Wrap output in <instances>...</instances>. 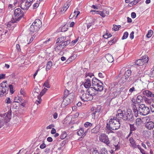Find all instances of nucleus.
<instances>
[{
  "label": "nucleus",
  "mask_w": 154,
  "mask_h": 154,
  "mask_svg": "<svg viewBox=\"0 0 154 154\" xmlns=\"http://www.w3.org/2000/svg\"><path fill=\"white\" fill-rule=\"evenodd\" d=\"M133 118V115L130 110L125 112L119 109L117 111L116 116L112 117L110 119L109 123L106 125V128L111 131L118 130L120 126L121 119L125 121H132Z\"/></svg>",
  "instance_id": "1"
},
{
  "label": "nucleus",
  "mask_w": 154,
  "mask_h": 154,
  "mask_svg": "<svg viewBox=\"0 0 154 154\" xmlns=\"http://www.w3.org/2000/svg\"><path fill=\"white\" fill-rule=\"evenodd\" d=\"M11 112L10 109L8 112L0 115V128L3 127L11 119Z\"/></svg>",
  "instance_id": "2"
},
{
  "label": "nucleus",
  "mask_w": 154,
  "mask_h": 154,
  "mask_svg": "<svg viewBox=\"0 0 154 154\" xmlns=\"http://www.w3.org/2000/svg\"><path fill=\"white\" fill-rule=\"evenodd\" d=\"M7 81L5 82H2L0 84V96L2 97V96L5 95L8 92L9 88L7 86L6 84Z\"/></svg>",
  "instance_id": "3"
},
{
  "label": "nucleus",
  "mask_w": 154,
  "mask_h": 154,
  "mask_svg": "<svg viewBox=\"0 0 154 154\" xmlns=\"http://www.w3.org/2000/svg\"><path fill=\"white\" fill-rule=\"evenodd\" d=\"M149 111L150 110L149 108L145 106V105L141 104L139 105V112L140 115H146L149 113Z\"/></svg>",
  "instance_id": "4"
},
{
  "label": "nucleus",
  "mask_w": 154,
  "mask_h": 154,
  "mask_svg": "<svg viewBox=\"0 0 154 154\" xmlns=\"http://www.w3.org/2000/svg\"><path fill=\"white\" fill-rule=\"evenodd\" d=\"M33 0H21L20 8L23 10H27L31 6Z\"/></svg>",
  "instance_id": "5"
},
{
  "label": "nucleus",
  "mask_w": 154,
  "mask_h": 154,
  "mask_svg": "<svg viewBox=\"0 0 154 154\" xmlns=\"http://www.w3.org/2000/svg\"><path fill=\"white\" fill-rule=\"evenodd\" d=\"M21 13V10L20 8H17L15 10L14 15L15 18H13V22H17L20 20L22 17V15H20Z\"/></svg>",
  "instance_id": "6"
},
{
  "label": "nucleus",
  "mask_w": 154,
  "mask_h": 154,
  "mask_svg": "<svg viewBox=\"0 0 154 154\" xmlns=\"http://www.w3.org/2000/svg\"><path fill=\"white\" fill-rule=\"evenodd\" d=\"M99 139L100 141L105 143L107 146H109L110 143V141L108 136L105 134H101L99 137Z\"/></svg>",
  "instance_id": "7"
},
{
  "label": "nucleus",
  "mask_w": 154,
  "mask_h": 154,
  "mask_svg": "<svg viewBox=\"0 0 154 154\" xmlns=\"http://www.w3.org/2000/svg\"><path fill=\"white\" fill-rule=\"evenodd\" d=\"M40 92L39 89L37 87L34 88L32 92L33 96H35V97H37L38 100H37L35 102V103H36L37 105H38V104L40 103L42 100L41 98L42 96L40 94Z\"/></svg>",
  "instance_id": "8"
},
{
  "label": "nucleus",
  "mask_w": 154,
  "mask_h": 154,
  "mask_svg": "<svg viewBox=\"0 0 154 154\" xmlns=\"http://www.w3.org/2000/svg\"><path fill=\"white\" fill-rule=\"evenodd\" d=\"M148 61V57L146 55L143 57L141 59L137 60L135 62L136 65L139 66H142Z\"/></svg>",
  "instance_id": "9"
},
{
  "label": "nucleus",
  "mask_w": 154,
  "mask_h": 154,
  "mask_svg": "<svg viewBox=\"0 0 154 154\" xmlns=\"http://www.w3.org/2000/svg\"><path fill=\"white\" fill-rule=\"evenodd\" d=\"M113 146L111 150L113 152L119 150L120 148V144L118 140L113 138L112 140Z\"/></svg>",
  "instance_id": "10"
},
{
  "label": "nucleus",
  "mask_w": 154,
  "mask_h": 154,
  "mask_svg": "<svg viewBox=\"0 0 154 154\" xmlns=\"http://www.w3.org/2000/svg\"><path fill=\"white\" fill-rule=\"evenodd\" d=\"M131 72L130 69H127L125 71L124 75L121 77L120 81L123 83L126 81L129 76L131 75Z\"/></svg>",
  "instance_id": "11"
},
{
  "label": "nucleus",
  "mask_w": 154,
  "mask_h": 154,
  "mask_svg": "<svg viewBox=\"0 0 154 154\" xmlns=\"http://www.w3.org/2000/svg\"><path fill=\"white\" fill-rule=\"evenodd\" d=\"M94 75L92 73L87 74V78H89L92 81V84L93 87L95 86L97 83H98L100 81L94 77Z\"/></svg>",
  "instance_id": "12"
},
{
  "label": "nucleus",
  "mask_w": 154,
  "mask_h": 154,
  "mask_svg": "<svg viewBox=\"0 0 154 154\" xmlns=\"http://www.w3.org/2000/svg\"><path fill=\"white\" fill-rule=\"evenodd\" d=\"M91 79L87 78V92L89 94H94V87H90L91 86Z\"/></svg>",
  "instance_id": "13"
},
{
  "label": "nucleus",
  "mask_w": 154,
  "mask_h": 154,
  "mask_svg": "<svg viewBox=\"0 0 154 154\" xmlns=\"http://www.w3.org/2000/svg\"><path fill=\"white\" fill-rule=\"evenodd\" d=\"M91 11L93 13L94 12V14H99L103 17H105L108 16L109 13V11L106 9L103 10L102 11Z\"/></svg>",
  "instance_id": "14"
},
{
  "label": "nucleus",
  "mask_w": 154,
  "mask_h": 154,
  "mask_svg": "<svg viewBox=\"0 0 154 154\" xmlns=\"http://www.w3.org/2000/svg\"><path fill=\"white\" fill-rule=\"evenodd\" d=\"M94 88L97 91H102L103 88V83L100 81L96 84V85L94 87Z\"/></svg>",
  "instance_id": "15"
},
{
  "label": "nucleus",
  "mask_w": 154,
  "mask_h": 154,
  "mask_svg": "<svg viewBox=\"0 0 154 154\" xmlns=\"http://www.w3.org/2000/svg\"><path fill=\"white\" fill-rule=\"evenodd\" d=\"M142 94L148 97L152 98L154 97V93L148 90H143L141 92Z\"/></svg>",
  "instance_id": "16"
},
{
  "label": "nucleus",
  "mask_w": 154,
  "mask_h": 154,
  "mask_svg": "<svg viewBox=\"0 0 154 154\" xmlns=\"http://www.w3.org/2000/svg\"><path fill=\"white\" fill-rule=\"evenodd\" d=\"M146 128L149 130H151L154 127V123L151 121L147 122L145 123Z\"/></svg>",
  "instance_id": "17"
},
{
  "label": "nucleus",
  "mask_w": 154,
  "mask_h": 154,
  "mask_svg": "<svg viewBox=\"0 0 154 154\" xmlns=\"http://www.w3.org/2000/svg\"><path fill=\"white\" fill-rule=\"evenodd\" d=\"M69 98L63 97V101L61 104V105L63 107H65L71 102L69 100Z\"/></svg>",
  "instance_id": "18"
},
{
  "label": "nucleus",
  "mask_w": 154,
  "mask_h": 154,
  "mask_svg": "<svg viewBox=\"0 0 154 154\" xmlns=\"http://www.w3.org/2000/svg\"><path fill=\"white\" fill-rule=\"evenodd\" d=\"M39 29L37 27L34 25L32 24L30 26L29 29V31L31 34L37 32Z\"/></svg>",
  "instance_id": "19"
},
{
  "label": "nucleus",
  "mask_w": 154,
  "mask_h": 154,
  "mask_svg": "<svg viewBox=\"0 0 154 154\" xmlns=\"http://www.w3.org/2000/svg\"><path fill=\"white\" fill-rule=\"evenodd\" d=\"M129 141L130 146L133 147L134 149L136 148V143L132 137H130L129 138Z\"/></svg>",
  "instance_id": "20"
},
{
  "label": "nucleus",
  "mask_w": 154,
  "mask_h": 154,
  "mask_svg": "<svg viewBox=\"0 0 154 154\" xmlns=\"http://www.w3.org/2000/svg\"><path fill=\"white\" fill-rule=\"evenodd\" d=\"M32 24L39 29L42 25V22L40 20L36 19Z\"/></svg>",
  "instance_id": "21"
},
{
  "label": "nucleus",
  "mask_w": 154,
  "mask_h": 154,
  "mask_svg": "<svg viewBox=\"0 0 154 154\" xmlns=\"http://www.w3.org/2000/svg\"><path fill=\"white\" fill-rule=\"evenodd\" d=\"M105 57L109 62L112 63L114 61L112 56L110 54H106Z\"/></svg>",
  "instance_id": "22"
},
{
  "label": "nucleus",
  "mask_w": 154,
  "mask_h": 154,
  "mask_svg": "<svg viewBox=\"0 0 154 154\" xmlns=\"http://www.w3.org/2000/svg\"><path fill=\"white\" fill-rule=\"evenodd\" d=\"M90 154H103L100 152H98V150L94 148H91L88 150Z\"/></svg>",
  "instance_id": "23"
},
{
  "label": "nucleus",
  "mask_w": 154,
  "mask_h": 154,
  "mask_svg": "<svg viewBox=\"0 0 154 154\" xmlns=\"http://www.w3.org/2000/svg\"><path fill=\"white\" fill-rule=\"evenodd\" d=\"M130 131L129 134L128 135V137H130L132 134V131H134L136 130V128L133 124H130Z\"/></svg>",
  "instance_id": "24"
},
{
  "label": "nucleus",
  "mask_w": 154,
  "mask_h": 154,
  "mask_svg": "<svg viewBox=\"0 0 154 154\" xmlns=\"http://www.w3.org/2000/svg\"><path fill=\"white\" fill-rule=\"evenodd\" d=\"M133 110L134 116L136 117L138 116V111L136 105H135L134 104L133 106Z\"/></svg>",
  "instance_id": "25"
},
{
  "label": "nucleus",
  "mask_w": 154,
  "mask_h": 154,
  "mask_svg": "<svg viewBox=\"0 0 154 154\" xmlns=\"http://www.w3.org/2000/svg\"><path fill=\"white\" fill-rule=\"evenodd\" d=\"M66 38L64 36H62L58 38L57 40L56 43H59L60 44L63 42L65 41Z\"/></svg>",
  "instance_id": "26"
},
{
  "label": "nucleus",
  "mask_w": 154,
  "mask_h": 154,
  "mask_svg": "<svg viewBox=\"0 0 154 154\" xmlns=\"http://www.w3.org/2000/svg\"><path fill=\"white\" fill-rule=\"evenodd\" d=\"M86 93H83L81 98L82 101L84 102L83 104L86 105V102L87 101V95Z\"/></svg>",
  "instance_id": "27"
},
{
  "label": "nucleus",
  "mask_w": 154,
  "mask_h": 154,
  "mask_svg": "<svg viewBox=\"0 0 154 154\" xmlns=\"http://www.w3.org/2000/svg\"><path fill=\"white\" fill-rule=\"evenodd\" d=\"M66 97L67 98H69V100L71 102H72L74 97V93H70Z\"/></svg>",
  "instance_id": "28"
},
{
  "label": "nucleus",
  "mask_w": 154,
  "mask_h": 154,
  "mask_svg": "<svg viewBox=\"0 0 154 154\" xmlns=\"http://www.w3.org/2000/svg\"><path fill=\"white\" fill-rule=\"evenodd\" d=\"M145 103L148 105H150L152 102V99H149L146 97H145L144 99Z\"/></svg>",
  "instance_id": "29"
},
{
  "label": "nucleus",
  "mask_w": 154,
  "mask_h": 154,
  "mask_svg": "<svg viewBox=\"0 0 154 154\" xmlns=\"http://www.w3.org/2000/svg\"><path fill=\"white\" fill-rule=\"evenodd\" d=\"M52 66V63L51 61H49L46 64V70L47 71L49 70Z\"/></svg>",
  "instance_id": "30"
},
{
  "label": "nucleus",
  "mask_w": 154,
  "mask_h": 154,
  "mask_svg": "<svg viewBox=\"0 0 154 154\" xmlns=\"http://www.w3.org/2000/svg\"><path fill=\"white\" fill-rule=\"evenodd\" d=\"M142 123V120L140 118H138L136 119L135 123V125L137 126H139L141 125Z\"/></svg>",
  "instance_id": "31"
},
{
  "label": "nucleus",
  "mask_w": 154,
  "mask_h": 154,
  "mask_svg": "<svg viewBox=\"0 0 154 154\" xmlns=\"http://www.w3.org/2000/svg\"><path fill=\"white\" fill-rule=\"evenodd\" d=\"M144 74L142 70H139L137 72L136 76L140 77L144 76Z\"/></svg>",
  "instance_id": "32"
},
{
  "label": "nucleus",
  "mask_w": 154,
  "mask_h": 154,
  "mask_svg": "<svg viewBox=\"0 0 154 154\" xmlns=\"http://www.w3.org/2000/svg\"><path fill=\"white\" fill-rule=\"evenodd\" d=\"M43 85L47 88H50V85L49 84V82L48 79H47L46 81L45 82L44 84Z\"/></svg>",
  "instance_id": "33"
},
{
  "label": "nucleus",
  "mask_w": 154,
  "mask_h": 154,
  "mask_svg": "<svg viewBox=\"0 0 154 154\" xmlns=\"http://www.w3.org/2000/svg\"><path fill=\"white\" fill-rule=\"evenodd\" d=\"M153 32L152 30H150L149 31L148 33L146 35V37L148 38H150L152 35Z\"/></svg>",
  "instance_id": "34"
},
{
  "label": "nucleus",
  "mask_w": 154,
  "mask_h": 154,
  "mask_svg": "<svg viewBox=\"0 0 154 154\" xmlns=\"http://www.w3.org/2000/svg\"><path fill=\"white\" fill-rule=\"evenodd\" d=\"M121 27V26L120 25L117 26L115 25H114L112 29L114 31H117Z\"/></svg>",
  "instance_id": "35"
},
{
  "label": "nucleus",
  "mask_w": 154,
  "mask_h": 154,
  "mask_svg": "<svg viewBox=\"0 0 154 154\" xmlns=\"http://www.w3.org/2000/svg\"><path fill=\"white\" fill-rule=\"evenodd\" d=\"M70 40H67L66 41H64L63 43V46H64V47L67 46L68 45L70 44Z\"/></svg>",
  "instance_id": "36"
},
{
  "label": "nucleus",
  "mask_w": 154,
  "mask_h": 154,
  "mask_svg": "<svg viewBox=\"0 0 154 154\" xmlns=\"http://www.w3.org/2000/svg\"><path fill=\"white\" fill-rule=\"evenodd\" d=\"M69 91L67 90H65L64 93V96L63 97H66L69 95Z\"/></svg>",
  "instance_id": "37"
},
{
  "label": "nucleus",
  "mask_w": 154,
  "mask_h": 154,
  "mask_svg": "<svg viewBox=\"0 0 154 154\" xmlns=\"http://www.w3.org/2000/svg\"><path fill=\"white\" fill-rule=\"evenodd\" d=\"M117 38H114L112 40H110L109 42V44L110 45H112L113 43L116 42Z\"/></svg>",
  "instance_id": "38"
},
{
  "label": "nucleus",
  "mask_w": 154,
  "mask_h": 154,
  "mask_svg": "<svg viewBox=\"0 0 154 154\" xmlns=\"http://www.w3.org/2000/svg\"><path fill=\"white\" fill-rule=\"evenodd\" d=\"M9 87L10 89V92L13 94L14 93V91L13 90V86L12 85H9Z\"/></svg>",
  "instance_id": "39"
},
{
  "label": "nucleus",
  "mask_w": 154,
  "mask_h": 154,
  "mask_svg": "<svg viewBox=\"0 0 154 154\" xmlns=\"http://www.w3.org/2000/svg\"><path fill=\"white\" fill-rule=\"evenodd\" d=\"M128 34L127 32H125L122 37V39H126L128 37Z\"/></svg>",
  "instance_id": "40"
},
{
  "label": "nucleus",
  "mask_w": 154,
  "mask_h": 154,
  "mask_svg": "<svg viewBox=\"0 0 154 154\" xmlns=\"http://www.w3.org/2000/svg\"><path fill=\"white\" fill-rule=\"evenodd\" d=\"M84 132L83 129L82 128H81L79 131L77 132V134L79 136H81L83 134Z\"/></svg>",
  "instance_id": "41"
},
{
  "label": "nucleus",
  "mask_w": 154,
  "mask_h": 154,
  "mask_svg": "<svg viewBox=\"0 0 154 154\" xmlns=\"http://www.w3.org/2000/svg\"><path fill=\"white\" fill-rule=\"evenodd\" d=\"M93 94H88L87 95V101H91L93 99Z\"/></svg>",
  "instance_id": "42"
},
{
  "label": "nucleus",
  "mask_w": 154,
  "mask_h": 154,
  "mask_svg": "<svg viewBox=\"0 0 154 154\" xmlns=\"http://www.w3.org/2000/svg\"><path fill=\"white\" fill-rule=\"evenodd\" d=\"M137 100L140 102H142L143 100V97L140 95L138 96L137 97Z\"/></svg>",
  "instance_id": "43"
},
{
  "label": "nucleus",
  "mask_w": 154,
  "mask_h": 154,
  "mask_svg": "<svg viewBox=\"0 0 154 154\" xmlns=\"http://www.w3.org/2000/svg\"><path fill=\"white\" fill-rule=\"evenodd\" d=\"M74 59V57L72 56H71L69 57L66 60V62L67 63H70V62L72 61V60Z\"/></svg>",
  "instance_id": "44"
},
{
  "label": "nucleus",
  "mask_w": 154,
  "mask_h": 154,
  "mask_svg": "<svg viewBox=\"0 0 154 154\" xmlns=\"http://www.w3.org/2000/svg\"><path fill=\"white\" fill-rule=\"evenodd\" d=\"M66 136V134L64 133H62L60 136V139L63 140L65 138Z\"/></svg>",
  "instance_id": "45"
},
{
  "label": "nucleus",
  "mask_w": 154,
  "mask_h": 154,
  "mask_svg": "<svg viewBox=\"0 0 154 154\" xmlns=\"http://www.w3.org/2000/svg\"><path fill=\"white\" fill-rule=\"evenodd\" d=\"M135 88L134 87H132L131 88H130L129 91V94H131V93L133 91H135Z\"/></svg>",
  "instance_id": "46"
},
{
  "label": "nucleus",
  "mask_w": 154,
  "mask_h": 154,
  "mask_svg": "<svg viewBox=\"0 0 154 154\" xmlns=\"http://www.w3.org/2000/svg\"><path fill=\"white\" fill-rule=\"evenodd\" d=\"M47 89L45 88H44V89L42 91L40 92V94L42 96L45 93L46 91H47Z\"/></svg>",
  "instance_id": "47"
},
{
  "label": "nucleus",
  "mask_w": 154,
  "mask_h": 154,
  "mask_svg": "<svg viewBox=\"0 0 154 154\" xmlns=\"http://www.w3.org/2000/svg\"><path fill=\"white\" fill-rule=\"evenodd\" d=\"M5 102L8 104L11 103V102L10 99L9 97L7 98L5 100Z\"/></svg>",
  "instance_id": "48"
},
{
  "label": "nucleus",
  "mask_w": 154,
  "mask_h": 154,
  "mask_svg": "<svg viewBox=\"0 0 154 154\" xmlns=\"http://www.w3.org/2000/svg\"><path fill=\"white\" fill-rule=\"evenodd\" d=\"M137 3L136 0H134L133 1H132L130 3H129V5L131 6V5L132 6L133 5H136Z\"/></svg>",
  "instance_id": "49"
},
{
  "label": "nucleus",
  "mask_w": 154,
  "mask_h": 154,
  "mask_svg": "<svg viewBox=\"0 0 154 154\" xmlns=\"http://www.w3.org/2000/svg\"><path fill=\"white\" fill-rule=\"evenodd\" d=\"M76 13V11H75L73 13H72L71 14H70V15L69 16V18L70 19H72L75 15Z\"/></svg>",
  "instance_id": "50"
},
{
  "label": "nucleus",
  "mask_w": 154,
  "mask_h": 154,
  "mask_svg": "<svg viewBox=\"0 0 154 154\" xmlns=\"http://www.w3.org/2000/svg\"><path fill=\"white\" fill-rule=\"evenodd\" d=\"M39 4L38 3H35L33 5V9H36L39 6Z\"/></svg>",
  "instance_id": "51"
},
{
  "label": "nucleus",
  "mask_w": 154,
  "mask_h": 154,
  "mask_svg": "<svg viewBox=\"0 0 154 154\" xmlns=\"http://www.w3.org/2000/svg\"><path fill=\"white\" fill-rule=\"evenodd\" d=\"M20 93L21 94L23 95V96H24L26 94L25 91L23 89H21L20 91Z\"/></svg>",
  "instance_id": "52"
},
{
  "label": "nucleus",
  "mask_w": 154,
  "mask_h": 154,
  "mask_svg": "<svg viewBox=\"0 0 154 154\" xmlns=\"http://www.w3.org/2000/svg\"><path fill=\"white\" fill-rule=\"evenodd\" d=\"M66 26L65 25L61 29V31L62 32H65L68 29L67 28H66Z\"/></svg>",
  "instance_id": "53"
},
{
  "label": "nucleus",
  "mask_w": 154,
  "mask_h": 154,
  "mask_svg": "<svg viewBox=\"0 0 154 154\" xmlns=\"http://www.w3.org/2000/svg\"><path fill=\"white\" fill-rule=\"evenodd\" d=\"M46 147V144L44 143H43L40 146V147L41 149H43L45 148Z\"/></svg>",
  "instance_id": "54"
},
{
  "label": "nucleus",
  "mask_w": 154,
  "mask_h": 154,
  "mask_svg": "<svg viewBox=\"0 0 154 154\" xmlns=\"http://www.w3.org/2000/svg\"><path fill=\"white\" fill-rule=\"evenodd\" d=\"M145 143L147 145L148 149H150L151 146L150 143L149 141H146Z\"/></svg>",
  "instance_id": "55"
},
{
  "label": "nucleus",
  "mask_w": 154,
  "mask_h": 154,
  "mask_svg": "<svg viewBox=\"0 0 154 154\" xmlns=\"http://www.w3.org/2000/svg\"><path fill=\"white\" fill-rule=\"evenodd\" d=\"M16 49L18 51H20L21 50L19 44H17L16 45Z\"/></svg>",
  "instance_id": "56"
},
{
  "label": "nucleus",
  "mask_w": 154,
  "mask_h": 154,
  "mask_svg": "<svg viewBox=\"0 0 154 154\" xmlns=\"http://www.w3.org/2000/svg\"><path fill=\"white\" fill-rule=\"evenodd\" d=\"M62 49H63L62 48V47H60V46H58V45L55 48V50L56 51L59 50H60Z\"/></svg>",
  "instance_id": "57"
},
{
  "label": "nucleus",
  "mask_w": 154,
  "mask_h": 154,
  "mask_svg": "<svg viewBox=\"0 0 154 154\" xmlns=\"http://www.w3.org/2000/svg\"><path fill=\"white\" fill-rule=\"evenodd\" d=\"M134 32L132 31L130 34V37L131 39H133L134 37Z\"/></svg>",
  "instance_id": "58"
},
{
  "label": "nucleus",
  "mask_w": 154,
  "mask_h": 154,
  "mask_svg": "<svg viewBox=\"0 0 154 154\" xmlns=\"http://www.w3.org/2000/svg\"><path fill=\"white\" fill-rule=\"evenodd\" d=\"M136 14L134 12H133L131 14V17L132 18H134L136 17Z\"/></svg>",
  "instance_id": "59"
},
{
  "label": "nucleus",
  "mask_w": 154,
  "mask_h": 154,
  "mask_svg": "<svg viewBox=\"0 0 154 154\" xmlns=\"http://www.w3.org/2000/svg\"><path fill=\"white\" fill-rule=\"evenodd\" d=\"M91 132L92 133H96L97 131L96 130V128H94L91 130Z\"/></svg>",
  "instance_id": "60"
},
{
  "label": "nucleus",
  "mask_w": 154,
  "mask_h": 154,
  "mask_svg": "<svg viewBox=\"0 0 154 154\" xmlns=\"http://www.w3.org/2000/svg\"><path fill=\"white\" fill-rule=\"evenodd\" d=\"M98 76L99 77L103 78L104 77V75H103V74L102 73L100 72L98 74Z\"/></svg>",
  "instance_id": "61"
},
{
  "label": "nucleus",
  "mask_w": 154,
  "mask_h": 154,
  "mask_svg": "<svg viewBox=\"0 0 154 154\" xmlns=\"http://www.w3.org/2000/svg\"><path fill=\"white\" fill-rule=\"evenodd\" d=\"M76 42L75 41V40H74L72 41L70 43V45L71 46H73L76 43Z\"/></svg>",
  "instance_id": "62"
},
{
  "label": "nucleus",
  "mask_w": 154,
  "mask_h": 154,
  "mask_svg": "<svg viewBox=\"0 0 154 154\" xmlns=\"http://www.w3.org/2000/svg\"><path fill=\"white\" fill-rule=\"evenodd\" d=\"M150 75L151 76L153 77L154 76V67H153L152 70V71L150 72Z\"/></svg>",
  "instance_id": "63"
},
{
  "label": "nucleus",
  "mask_w": 154,
  "mask_h": 154,
  "mask_svg": "<svg viewBox=\"0 0 154 154\" xmlns=\"http://www.w3.org/2000/svg\"><path fill=\"white\" fill-rule=\"evenodd\" d=\"M150 109L152 112H154V103L150 106Z\"/></svg>",
  "instance_id": "64"
}]
</instances>
